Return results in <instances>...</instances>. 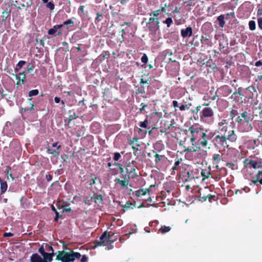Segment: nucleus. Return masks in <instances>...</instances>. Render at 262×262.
<instances>
[{"label": "nucleus", "mask_w": 262, "mask_h": 262, "mask_svg": "<svg viewBox=\"0 0 262 262\" xmlns=\"http://www.w3.org/2000/svg\"><path fill=\"white\" fill-rule=\"evenodd\" d=\"M11 15V10L10 9H8L7 8L3 11L2 14L1 16V18H2V21H4L6 20V19L9 18V19L10 18Z\"/></svg>", "instance_id": "cd10ccee"}, {"label": "nucleus", "mask_w": 262, "mask_h": 262, "mask_svg": "<svg viewBox=\"0 0 262 262\" xmlns=\"http://www.w3.org/2000/svg\"><path fill=\"white\" fill-rule=\"evenodd\" d=\"M129 179H128V178L127 177V175L125 174L123 176V180H120L119 178H116L114 180V182L116 184H120V186L122 188H125L127 187V186L129 184Z\"/></svg>", "instance_id": "dca6fc26"}, {"label": "nucleus", "mask_w": 262, "mask_h": 262, "mask_svg": "<svg viewBox=\"0 0 262 262\" xmlns=\"http://www.w3.org/2000/svg\"><path fill=\"white\" fill-rule=\"evenodd\" d=\"M13 75L15 77L16 79L18 80L16 83L17 85H21L26 81V79L25 72L19 73L18 75L14 74H13Z\"/></svg>", "instance_id": "6ab92c4d"}, {"label": "nucleus", "mask_w": 262, "mask_h": 262, "mask_svg": "<svg viewBox=\"0 0 262 262\" xmlns=\"http://www.w3.org/2000/svg\"><path fill=\"white\" fill-rule=\"evenodd\" d=\"M222 160V155L220 154H214L212 156V161L213 164H216L215 167L216 169L218 170L219 167V163Z\"/></svg>", "instance_id": "4be33fe9"}, {"label": "nucleus", "mask_w": 262, "mask_h": 262, "mask_svg": "<svg viewBox=\"0 0 262 262\" xmlns=\"http://www.w3.org/2000/svg\"><path fill=\"white\" fill-rule=\"evenodd\" d=\"M34 67L33 66H31L30 64H28L27 67V70L30 73H32V72L34 70Z\"/></svg>", "instance_id": "0e129e2a"}, {"label": "nucleus", "mask_w": 262, "mask_h": 262, "mask_svg": "<svg viewBox=\"0 0 262 262\" xmlns=\"http://www.w3.org/2000/svg\"><path fill=\"white\" fill-rule=\"evenodd\" d=\"M201 174L203 177L202 180H205L208 179L211 175V169L210 167L205 169H202L201 172Z\"/></svg>", "instance_id": "393cba45"}, {"label": "nucleus", "mask_w": 262, "mask_h": 262, "mask_svg": "<svg viewBox=\"0 0 262 262\" xmlns=\"http://www.w3.org/2000/svg\"><path fill=\"white\" fill-rule=\"evenodd\" d=\"M35 41L36 42L39 43L41 47H44L45 41L42 39L36 38Z\"/></svg>", "instance_id": "bf43d9fd"}, {"label": "nucleus", "mask_w": 262, "mask_h": 262, "mask_svg": "<svg viewBox=\"0 0 262 262\" xmlns=\"http://www.w3.org/2000/svg\"><path fill=\"white\" fill-rule=\"evenodd\" d=\"M236 122L238 124V128L240 132L248 133L251 132L253 129L252 125V121H242V118L236 117L235 119Z\"/></svg>", "instance_id": "6e6552de"}, {"label": "nucleus", "mask_w": 262, "mask_h": 262, "mask_svg": "<svg viewBox=\"0 0 262 262\" xmlns=\"http://www.w3.org/2000/svg\"><path fill=\"white\" fill-rule=\"evenodd\" d=\"M160 10H159H159L154 11L150 13L149 14V15L150 16L153 15L154 16L156 17V18H157V17H158L160 15Z\"/></svg>", "instance_id": "864d4df0"}, {"label": "nucleus", "mask_w": 262, "mask_h": 262, "mask_svg": "<svg viewBox=\"0 0 262 262\" xmlns=\"http://www.w3.org/2000/svg\"><path fill=\"white\" fill-rule=\"evenodd\" d=\"M63 25H66L67 26V29H68L69 28L68 27L69 25H70L71 26H73L74 25V21L72 19H69L66 21H64L63 23Z\"/></svg>", "instance_id": "c03bdc74"}, {"label": "nucleus", "mask_w": 262, "mask_h": 262, "mask_svg": "<svg viewBox=\"0 0 262 262\" xmlns=\"http://www.w3.org/2000/svg\"><path fill=\"white\" fill-rule=\"evenodd\" d=\"M258 26L259 28L262 30V17H258L257 19Z\"/></svg>", "instance_id": "e2e57ef3"}, {"label": "nucleus", "mask_w": 262, "mask_h": 262, "mask_svg": "<svg viewBox=\"0 0 262 262\" xmlns=\"http://www.w3.org/2000/svg\"><path fill=\"white\" fill-rule=\"evenodd\" d=\"M147 124H148V120L147 119H146L144 121L140 122L139 126L141 127L146 128L147 127Z\"/></svg>", "instance_id": "3c124183"}, {"label": "nucleus", "mask_w": 262, "mask_h": 262, "mask_svg": "<svg viewBox=\"0 0 262 262\" xmlns=\"http://www.w3.org/2000/svg\"><path fill=\"white\" fill-rule=\"evenodd\" d=\"M225 15L223 14L220 15L217 18L219 23V26L221 28H223L225 25Z\"/></svg>", "instance_id": "7c9ffc66"}, {"label": "nucleus", "mask_w": 262, "mask_h": 262, "mask_svg": "<svg viewBox=\"0 0 262 262\" xmlns=\"http://www.w3.org/2000/svg\"><path fill=\"white\" fill-rule=\"evenodd\" d=\"M141 61L142 63H144V64L147 63L148 58L146 54H144L143 55V56L141 57Z\"/></svg>", "instance_id": "603ef678"}, {"label": "nucleus", "mask_w": 262, "mask_h": 262, "mask_svg": "<svg viewBox=\"0 0 262 262\" xmlns=\"http://www.w3.org/2000/svg\"><path fill=\"white\" fill-rule=\"evenodd\" d=\"M201 108V106L199 105L195 108V110H191L190 111L192 114L195 113L196 114H197L199 113V112L200 111Z\"/></svg>", "instance_id": "680f3d73"}, {"label": "nucleus", "mask_w": 262, "mask_h": 262, "mask_svg": "<svg viewBox=\"0 0 262 262\" xmlns=\"http://www.w3.org/2000/svg\"><path fill=\"white\" fill-rule=\"evenodd\" d=\"M182 162V159H178L174 164V166L172 168V173H174L176 170H178L179 169V166Z\"/></svg>", "instance_id": "473e14b6"}, {"label": "nucleus", "mask_w": 262, "mask_h": 262, "mask_svg": "<svg viewBox=\"0 0 262 262\" xmlns=\"http://www.w3.org/2000/svg\"><path fill=\"white\" fill-rule=\"evenodd\" d=\"M114 165L116 166H117L119 168V169L120 170V172L121 173L124 171V169H123V168L122 167V165L120 163H115Z\"/></svg>", "instance_id": "338daca9"}, {"label": "nucleus", "mask_w": 262, "mask_h": 262, "mask_svg": "<svg viewBox=\"0 0 262 262\" xmlns=\"http://www.w3.org/2000/svg\"><path fill=\"white\" fill-rule=\"evenodd\" d=\"M121 157V155L120 154V153L117 152L114 154V156L113 159L115 161H117L120 159Z\"/></svg>", "instance_id": "13d9d810"}, {"label": "nucleus", "mask_w": 262, "mask_h": 262, "mask_svg": "<svg viewBox=\"0 0 262 262\" xmlns=\"http://www.w3.org/2000/svg\"><path fill=\"white\" fill-rule=\"evenodd\" d=\"M150 190L149 189H144L141 188L138 190L135 191L134 193L137 197H140L142 195H145L147 193H149Z\"/></svg>", "instance_id": "bb28decb"}, {"label": "nucleus", "mask_w": 262, "mask_h": 262, "mask_svg": "<svg viewBox=\"0 0 262 262\" xmlns=\"http://www.w3.org/2000/svg\"><path fill=\"white\" fill-rule=\"evenodd\" d=\"M208 132V130L205 129V131H203L201 137V140L199 141V145L202 147H206L208 144V140L211 139L214 136V133L210 132L207 134Z\"/></svg>", "instance_id": "1a4fd4ad"}, {"label": "nucleus", "mask_w": 262, "mask_h": 262, "mask_svg": "<svg viewBox=\"0 0 262 262\" xmlns=\"http://www.w3.org/2000/svg\"><path fill=\"white\" fill-rule=\"evenodd\" d=\"M237 139V136L230 135H217L213 139V143L215 146L222 148L223 150L229 148L228 142L235 143Z\"/></svg>", "instance_id": "f257e3e1"}, {"label": "nucleus", "mask_w": 262, "mask_h": 262, "mask_svg": "<svg viewBox=\"0 0 262 262\" xmlns=\"http://www.w3.org/2000/svg\"><path fill=\"white\" fill-rule=\"evenodd\" d=\"M181 36L183 38L190 37L192 35V29L191 27H187L186 29H183L181 30Z\"/></svg>", "instance_id": "412c9836"}, {"label": "nucleus", "mask_w": 262, "mask_h": 262, "mask_svg": "<svg viewBox=\"0 0 262 262\" xmlns=\"http://www.w3.org/2000/svg\"><path fill=\"white\" fill-rule=\"evenodd\" d=\"M81 256V255L79 252L72 250L69 252L62 250L57 252L55 259L61 262H73L76 259H79Z\"/></svg>", "instance_id": "7ed1b4c3"}, {"label": "nucleus", "mask_w": 262, "mask_h": 262, "mask_svg": "<svg viewBox=\"0 0 262 262\" xmlns=\"http://www.w3.org/2000/svg\"><path fill=\"white\" fill-rule=\"evenodd\" d=\"M137 166L133 162H129L126 166L125 169L128 179H134L138 176L136 172Z\"/></svg>", "instance_id": "9d476101"}, {"label": "nucleus", "mask_w": 262, "mask_h": 262, "mask_svg": "<svg viewBox=\"0 0 262 262\" xmlns=\"http://www.w3.org/2000/svg\"><path fill=\"white\" fill-rule=\"evenodd\" d=\"M69 114H70V115L68 118L69 122L76 119L78 117V116L72 111H69Z\"/></svg>", "instance_id": "e433bc0d"}, {"label": "nucleus", "mask_w": 262, "mask_h": 262, "mask_svg": "<svg viewBox=\"0 0 262 262\" xmlns=\"http://www.w3.org/2000/svg\"><path fill=\"white\" fill-rule=\"evenodd\" d=\"M186 176H185V181H190L192 179H194V177L192 175V171L188 170L186 172Z\"/></svg>", "instance_id": "f704fd0d"}, {"label": "nucleus", "mask_w": 262, "mask_h": 262, "mask_svg": "<svg viewBox=\"0 0 262 262\" xmlns=\"http://www.w3.org/2000/svg\"><path fill=\"white\" fill-rule=\"evenodd\" d=\"M94 196L93 202L98 204V205L102 203V196L101 194H95Z\"/></svg>", "instance_id": "2f4dec72"}, {"label": "nucleus", "mask_w": 262, "mask_h": 262, "mask_svg": "<svg viewBox=\"0 0 262 262\" xmlns=\"http://www.w3.org/2000/svg\"><path fill=\"white\" fill-rule=\"evenodd\" d=\"M188 131L191 135L190 141L192 145L195 146L197 141H199L203 131H205V128L201 125L198 123H195L190 126Z\"/></svg>", "instance_id": "20e7f679"}, {"label": "nucleus", "mask_w": 262, "mask_h": 262, "mask_svg": "<svg viewBox=\"0 0 262 262\" xmlns=\"http://www.w3.org/2000/svg\"><path fill=\"white\" fill-rule=\"evenodd\" d=\"M112 236V235L107 234L106 231L104 232L100 236L99 241L96 243L95 247L97 246L110 245L114 242L111 240Z\"/></svg>", "instance_id": "9b49d317"}, {"label": "nucleus", "mask_w": 262, "mask_h": 262, "mask_svg": "<svg viewBox=\"0 0 262 262\" xmlns=\"http://www.w3.org/2000/svg\"><path fill=\"white\" fill-rule=\"evenodd\" d=\"M238 115V112L237 110H232L230 112V116L231 119H233L236 116Z\"/></svg>", "instance_id": "8fccbe9b"}, {"label": "nucleus", "mask_w": 262, "mask_h": 262, "mask_svg": "<svg viewBox=\"0 0 262 262\" xmlns=\"http://www.w3.org/2000/svg\"><path fill=\"white\" fill-rule=\"evenodd\" d=\"M42 257L37 253L33 254L30 257V262H41Z\"/></svg>", "instance_id": "c756f323"}, {"label": "nucleus", "mask_w": 262, "mask_h": 262, "mask_svg": "<svg viewBox=\"0 0 262 262\" xmlns=\"http://www.w3.org/2000/svg\"><path fill=\"white\" fill-rule=\"evenodd\" d=\"M226 165L232 170H235L237 168V166L232 162H227Z\"/></svg>", "instance_id": "79ce46f5"}, {"label": "nucleus", "mask_w": 262, "mask_h": 262, "mask_svg": "<svg viewBox=\"0 0 262 262\" xmlns=\"http://www.w3.org/2000/svg\"><path fill=\"white\" fill-rule=\"evenodd\" d=\"M140 84L143 85V86H141L138 90H137V93L138 94H143L145 93V90L144 85L146 84V86L148 88L149 86V83L147 80H145L144 79L141 78L140 81Z\"/></svg>", "instance_id": "b1692460"}, {"label": "nucleus", "mask_w": 262, "mask_h": 262, "mask_svg": "<svg viewBox=\"0 0 262 262\" xmlns=\"http://www.w3.org/2000/svg\"><path fill=\"white\" fill-rule=\"evenodd\" d=\"M214 112L209 107H204L200 113V120L202 122L211 123L213 122Z\"/></svg>", "instance_id": "0eeeda50"}, {"label": "nucleus", "mask_w": 262, "mask_h": 262, "mask_svg": "<svg viewBox=\"0 0 262 262\" xmlns=\"http://www.w3.org/2000/svg\"><path fill=\"white\" fill-rule=\"evenodd\" d=\"M57 31V30H56V29L55 28V27H54V26L53 27V28L50 29L48 31V34L50 35H54L56 32Z\"/></svg>", "instance_id": "09e8293b"}, {"label": "nucleus", "mask_w": 262, "mask_h": 262, "mask_svg": "<svg viewBox=\"0 0 262 262\" xmlns=\"http://www.w3.org/2000/svg\"><path fill=\"white\" fill-rule=\"evenodd\" d=\"M93 199H94V196H92L90 198L88 197L84 200V203L86 205H90L92 204V202H93Z\"/></svg>", "instance_id": "49530a36"}, {"label": "nucleus", "mask_w": 262, "mask_h": 262, "mask_svg": "<svg viewBox=\"0 0 262 262\" xmlns=\"http://www.w3.org/2000/svg\"><path fill=\"white\" fill-rule=\"evenodd\" d=\"M123 212L127 211L128 209H133L135 205L129 201L126 202L125 205H121Z\"/></svg>", "instance_id": "c85d7f7f"}, {"label": "nucleus", "mask_w": 262, "mask_h": 262, "mask_svg": "<svg viewBox=\"0 0 262 262\" xmlns=\"http://www.w3.org/2000/svg\"><path fill=\"white\" fill-rule=\"evenodd\" d=\"M237 117H239V118H242L243 121H252V118L251 117V115L250 114L248 113L247 111H244L242 112L240 115L238 116Z\"/></svg>", "instance_id": "5701e85b"}, {"label": "nucleus", "mask_w": 262, "mask_h": 262, "mask_svg": "<svg viewBox=\"0 0 262 262\" xmlns=\"http://www.w3.org/2000/svg\"><path fill=\"white\" fill-rule=\"evenodd\" d=\"M255 66H256L257 67L261 66V70H262V60H259L258 61H257L255 63Z\"/></svg>", "instance_id": "774afa93"}, {"label": "nucleus", "mask_w": 262, "mask_h": 262, "mask_svg": "<svg viewBox=\"0 0 262 262\" xmlns=\"http://www.w3.org/2000/svg\"><path fill=\"white\" fill-rule=\"evenodd\" d=\"M39 92L38 90H32L30 91H29L28 95L29 97H32L34 96H36L38 94Z\"/></svg>", "instance_id": "de8ad7c7"}, {"label": "nucleus", "mask_w": 262, "mask_h": 262, "mask_svg": "<svg viewBox=\"0 0 262 262\" xmlns=\"http://www.w3.org/2000/svg\"><path fill=\"white\" fill-rule=\"evenodd\" d=\"M47 152L48 154H52L54 157H57L58 156V155H59L60 154V152L59 151H56V150H52L51 149V148H47Z\"/></svg>", "instance_id": "58836bf2"}, {"label": "nucleus", "mask_w": 262, "mask_h": 262, "mask_svg": "<svg viewBox=\"0 0 262 262\" xmlns=\"http://www.w3.org/2000/svg\"><path fill=\"white\" fill-rule=\"evenodd\" d=\"M103 18V16L102 13L97 12L96 13V17L95 19V23L96 24L101 21Z\"/></svg>", "instance_id": "c9c22d12"}, {"label": "nucleus", "mask_w": 262, "mask_h": 262, "mask_svg": "<svg viewBox=\"0 0 262 262\" xmlns=\"http://www.w3.org/2000/svg\"><path fill=\"white\" fill-rule=\"evenodd\" d=\"M249 27L251 31H254L256 29V24L254 20H250L249 22Z\"/></svg>", "instance_id": "a19ab883"}, {"label": "nucleus", "mask_w": 262, "mask_h": 262, "mask_svg": "<svg viewBox=\"0 0 262 262\" xmlns=\"http://www.w3.org/2000/svg\"><path fill=\"white\" fill-rule=\"evenodd\" d=\"M149 35L152 40L154 41L158 40L160 37V21L158 18L151 17L146 22Z\"/></svg>", "instance_id": "f03ea898"}, {"label": "nucleus", "mask_w": 262, "mask_h": 262, "mask_svg": "<svg viewBox=\"0 0 262 262\" xmlns=\"http://www.w3.org/2000/svg\"><path fill=\"white\" fill-rule=\"evenodd\" d=\"M103 95H106L107 97H112V93L108 88H106L104 90Z\"/></svg>", "instance_id": "a18cd8bd"}, {"label": "nucleus", "mask_w": 262, "mask_h": 262, "mask_svg": "<svg viewBox=\"0 0 262 262\" xmlns=\"http://www.w3.org/2000/svg\"><path fill=\"white\" fill-rule=\"evenodd\" d=\"M46 250L50 252L49 253L54 254V250H53V248L52 245H48L46 244Z\"/></svg>", "instance_id": "5fc2aeb1"}, {"label": "nucleus", "mask_w": 262, "mask_h": 262, "mask_svg": "<svg viewBox=\"0 0 262 262\" xmlns=\"http://www.w3.org/2000/svg\"><path fill=\"white\" fill-rule=\"evenodd\" d=\"M244 164L247 166L250 165L251 167H253L254 169L260 168L262 166L261 162H258L254 160L249 159H246L244 161Z\"/></svg>", "instance_id": "f3484780"}, {"label": "nucleus", "mask_w": 262, "mask_h": 262, "mask_svg": "<svg viewBox=\"0 0 262 262\" xmlns=\"http://www.w3.org/2000/svg\"><path fill=\"white\" fill-rule=\"evenodd\" d=\"M217 92L223 97H227L232 92V89L227 85H224L218 89Z\"/></svg>", "instance_id": "2eb2a0df"}, {"label": "nucleus", "mask_w": 262, "mask_h": 262, "mask_svg": "<svg viewBox=\"0 0 262 262\" xmlns=\"http://www.w3.org/2000/svg\"><path fill=\"white\" fill-rule=\"evenodd\" d=\"M246 90L249 92V94L247 98L248 99H253L254 97H257V92L255 86L252 85L246 88Z\"/></svg>", "instance_id": "a211bd4d"}, {"label": "nucleus", "mask_w": 262, "mask_h": 262, "mask_svg": "<svg viewBox=\"0 0 262 262\" xmlns=\"http://www.w3.org/2000/svg\"><path fill=\"white\" fill-rule=\"evenodd\" d=\"M201 42L202 44L207 46L208 47H211L212 45L211 37L206 34L205 36H202Z\"/></svg>", "instance_id": "aec40b11"}, {"label": "nucleus", "mask_w": 262, "mask_h": 262, "mask_svg": "<svg viewBox=\"0 0 262 262\" xmlns=\"http://www.w3.org/2000/svg\"><path fill=\"white\" fill-rule=\"evenodd\" d=\"M141 107L139 108V111L141 113H142L144 109L147 107V105L144 104V103H141L140 104Z\"/></svg>", "instance_id": "69168bd1"}, {"label": "nucleus", "mask_w": 262, "mask_h": 262, "mask_svg": "<svg viewBox=\"0 0 262 262\" xmlns=\"http://www.w3.org/2000/svg\"><path fill=\"white\" fill-rule=\"evenodd\" d=\"M47 7L49 8L51 10H53L54 9L55 5L52 2H49L47 4Z\"/></svg>", "instance_id": "4d7b16f0"}, {"label": "nucleus", "mask_w": 262, "mask_h": 262, "mask_svg": "<svg viewBox=\"0 0 262 262\" xmlns=\"http://www.w3.org/2000/svg\"><path fill=\"white\" fill-rule=\"evenodd\" d=\"M210 191L209 188L208 187H205L204 189H200L199 191V193H200L199 198L200 201L205 202L208 199V200L210 202L212 201V200L215 198V195H211L210 194H208L207 195H205L204 193H202V191Z\"/></svg>", "instance_id": "f8f14e48"}, {"label": "nucleus", "mask_w": 262, "mask_h": 262, "mask_svg": "<svg viewBox=\"0 0 262 262\" xmlns=\"http://www.w3.org/2000/svg\"><path fill=\"white\" fill-rule=\"evenodd\" d=\"M229 121L227 119H222L217 123L218 132L225 135L237 136L235 130L234 129V126H231L229 124Z\"/></svg>", "instance_id": "39448f33"}, {"label": "nucleus", "mask_w": 262, "mask_h": 262, "mask_svg": "<svg viewBox=\"0 0 262 262\" xmlns=\"http://www.w3.org/2000/svg\"><path fill=\"white\" fill-rule=\"evenodd\" d=\"M184 151L193 152L194 153L195 157L201 160L204 159L207 155V151L202 149L200 145H192L191 147H186L185 148Z\"/></svg>", "instance_id": "423d86ee"}, {"label": "nucleus", "mask_w": 262, "mask_h": 262, "mask_svg": "<svg viewBox=\"0 0 262 262\" xmlns=\"http://www.w3.org/2000/svg\"><path fill=\"white\" fill-rule=\"evenodd\" d=\"M164 148V145L162 144L161 141H157L154 145V148L156 150H159Z\"/></svg>", "instance_id": "4c0bfd02"}, {"label": "nucleus", "mask_w": 262, "mask_h": 262, "mask_svg": "<svg viewBox=\"0 0 262 262\" xmlns=\"http://www.w3.org/2000/svg\"><path fill=\"white\" fill-rule=\"evenodd\" d=\"M170 230L171 228L169 226H163L159 229V231L162 234H164L168 232Z\"/></svg>", "instance_id": "72a5a7b5"}, {"label": "nucleus", "mask_w": 262, "mask_h": 262, "mask_svg": "<svg viewBox=\"0 0 262 262\" xmlns=\"http://www.w3.org/2000/svg\"><path fill=\"white\" fill-rule=\"evenodd\" d=\"M152 152L154 154L155 162L156 165H158L159 163L164 160V155H160L155 150H152Z\"/></svg>", "instance_id": "a878e982"}, {"label": "nucleus", "mask_w": 262, "mask_h": 262, "mask_svg": "<svg viewBox=\"0 0 262 262\" xmlns=\"http://www.w3.org/2000/svg\"><path fill=\"white\" fill-rule=\"evenodd\" d=\"M139 138L137 137H134L130 139L128 142V144L132 146V148L133 149V154L135 156H138L139 155L138 147L140 146V144L138 143Z\"/></svg>", "instance_id": "4468645a"}, {"label": "nucleus", "mask_w": 262, "mask_h": 262, "mask_svg": "<svg viewBox=\"0 0 262 262\" xmlns=\"http://www.w3.org/2000/svg\"><path fill=\"white\" fill-rule=\"evenodd\" d=\"M38 252L42 256V260L47 261L49 262H51L53 260V257L54 255V254L49 253L45 251V249L43 247V246L42 245L38 249Z\"/></svg>", "instance_id": "ddd939ff"}, {"label": "nucleus", "mask_w": 262, "mask_h": 262, "mask_svg": "<svg viewBox=\"0 0 262 262\" xmlns=\"http://www.w3.org/2000/svg\"><path fill=\"white\" fill-rule=\"evenodd\" d=\"M164 24H165L167 25V27H170L172 24L173 23V20L171 17H168L165 20L163 21Z\"/></svg>", "instance_id": "ea45409f"}, {"label": "nucleus", "mask_w": 262, "mask_h": 262, "mask_svg": "<svg viewBox=\"0 0 262 262\" xmlns=\"http://www.w3.org/2000/svg\"><path fill=\"white\" fill-rule=\"evenodd\" d=\"M10 167H7V169H6V170L5 171V172L8 175L7 176L8 179H9V176H10L11 177V178L12 179V180H13L14 178H13V177L12 176V174L11 172H10Z\"/></svg>", "instance_id": "6e6d98bb"}, {"label": "nucleus", "mask_w": 262, "mask_h": 262, "mask_svg": "<svg viewBox=\"0 0 262 262\" xmlns=\"http://www.w3.org/2000/svg\"><path fill=\"white\" fill-rule=\"evenodd\" d=\"M217 93H219V92H217V91H216V92H215V94L213 95V96L212 97H210V99L211 100H218L219 99V96H218V95H217Z\"/></svg>", "instance_id": "052dcab7"}, {"label": "nucleus", "mask_w": 262, "mask_h": 262, "mask_svg": "<svg viewBox=\"0 0 262 262\" xmlns=\"http://www.w3.org/2000/svg\"><path fill=\"white\" fill-rule=\"evenodd\" d=\"M26 63V61L24 60H20L16 65L15 71H18Z\"/></svg>", "instance_id": "37998d69"}]
</instances>
